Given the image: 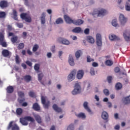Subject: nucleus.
Instances as JSON below:
<instances>
[{
	"label": "nucleus",
	"mask_w": 130,
	"mask_h": 130,
	"mask_svg": "<svg viewBox=\"0 0 130 130\" xmlns=\"http://www.w3.org/2000/svg\"><path fill=\"white\" fill-rule=\"evenodd\" d=\"M108 13V11L107 10L104 8H100L98 9H94L92 13V15L94 18H97L98 17L105 16Z\"/></svg>",
	"instance_id": "nucleus-1"
},
{
	"label": "nucleus",
	"mask_w": 130,
	"mask_h": 130,
	"mask_svg": "<svg viewBox=\"0 0 130 130\" xmlns=\"http://www.w3.org/2000/svg\"><path fill=\"white\" fill-rule=\"evenodd\" d=\"M96 40H102V37H101V35L100 34H97L96 35Z\"/></svg>",
	"instance_id": "nucleus-45"
},
{
	"label": "nucleus",
	"mask_w": 130,
	"mask_h": 130,
	"mask_svg": "<svg viewBox=\"0 0 130 130\" xmlns=\"http://www.w3.org/2000/svg\"><path fill=\"white\" fill-rule=\"evenodd\" d=\"M104 93L106 96H108V95H109V90L107 89H105L104 90Z\"/></svg>",
	"instance_id": "nucleus-50"
},
{
	"label": "nucleus",
	"mask_w": 130,
	"mask_h": 130,
	"mask_svg": "<svg viewBox=\"0 0 130 130\" xmlns=\"http://www.w3.org/2000/svg\"><path fill=\"white\" fill-rule=\"evenodd\" d=\"M71 38L73 39V40H77V39H78V38L76 36H72Z\"/></svg>",
	"instance_id": "nucleus-64"
},
{
	"label": "nucleus",
	"mask_w": 130,
	"mask_h": 130,
	"mask_svg": "<svg viewBox=\"0 0 130 130\" xmlns=\"http://www.w3.org/2000/svg\"><path fill=\"white\" fill-rule=\"evenodd\" d=\"M125 8L126 11L130 12V5L128 4V3H126Z\"/></svg>",
	"instance_id": "nucleus-43"
},
{
	"label": "nucleus",
	"mask_w": 130,
	"mask_h": 130,
	"mask_svg": "<svg viewBox=\"0 0 130 130\" xmlns=\"http://www.w3.org/2000/svg\"><path fill=\"white\" fill-rule=\"evenodd\" d=\"M33 115H34L36 121H37V122H38V123H41L42 121H41V117H40V116H39V115H38L37 114H35V113H34Z\"/></svg>",
	"instance_id": "nucleus-16"
},
{
	"label": "nucleus",
	"mask_w": 130,
	"mask_h": 130,
	"mask_svg": "<svg viewBox=\"0 0 130 130\" xmlns=\"http://www.w3.org/2000/svg\"><path fill=\"white\" fill-rule=\"evenodd\" d=\"M122 101L124 103V104H128V103H130V95L126 98H123L122 99Z\"/></svg>",
	"instance_id": "nucleus-19"
},
{
	"label": "nucleus",
	"mask_w": 130,
	"mask_h": 130,
	"mask_svg": "<svg viewBox=\"0 0 130 130\" xmlns=\"http://www.w3.org/2000/svg\"><path fill=\"white\" fill-rule=\"evenodd\" d=\"M82 51L79 50L77 51L75 53V56L77 58H79L81 56V54H82Z\"/></svg>",
	"instance_id": "nucleus-37"
},
{
	"label": "nucleus",
	"mask_w": 130,
	"mask_h": 130,
	"mask_svg": "<svg viewBox=\"0 0 130 130\" xmlns=\"http://www.w3.org/2000/svg\"><path fill=\"white\" fill-rule=\"evenodd\" d=\"M66 130H75V125H74L73 123L69 124L67 126Z\"/></svg>",
	"instance_id": "nucleus-29"
},
{
	"label": "nucleus",
	"mask_w": 130,
	"mask_h": 130,
	"mask_svg": "<svg viewBox=\"0 0 130 130\" xmlns=\"http://www.w3.org/2000/svg\"><path fill=\"white\" fill-rule=\"evenodd\" d=\"M55 23L57 25L62 24L63 23V20H62V18H59L56 20Z\"/></svg>",
	"instance_id": "nucleus-31"
},
{
	"label": "nucleus",
	"mask_w": 130,
	"mask_h": 130,
	"mask_svg": "<svg viewBox=\"0 0 130 130\" xmlns=\"http://www.w3.org/2000/svg\"><path fill=\"white\" fill-rule=\"evenodd\" d=\"M94 99H95L96 101H97L98 102H99V100H100L99 96L97 95H95L94 96Z\"/></svg>",
	"instance_id": "nucleus-62"
},
{
	"label": "nucleus",
	"mask_w": 130,
	"mask_h": 130,
	"mask_svg": "<svg viewBox=\"0 0 130 130\" xmlns=\"http://www.w3.org/2000/svg\"><path fill=\"white\" fill-rule=\"evenodd\" d=\"M34 122V118L30 116H25L24 118H21L20 119V122L22 125H28V121Z\"/></svg>",
	"instance_id": "nucleus-2"
},
{
	"label": "nucleus",
	"mask_w": 130,
	"mask_h": 130,
	"mask_svg": "<svg viewBox=\"0 0 130 130\" xmlns=\"http://www.w3.org/2000/svg\"><path fill=\"white\" fill-rule=\"evenodd\" d=\"M20 17L22 20H25V22H27V23H30L31 21V17L27 13H22L20 15Z\"/></svg>",
	"instance_id": "nucleus-7"
},
{
	"label": "nucleus",
	"mask_w": 130,
	"mask_h": 130,
	"mask_svg": "<svg viewBox=\"0 0 130 130\" xmlns=\"http://www.w3.org/2000/svg\"><path fill=\"white\" fill-rule=\"evenodd\" d=\"M84 71L80 70L77 72L76 75V78L78 80H82V78L84 77Z\"/></svg>",
	"instance_id": "nucleus-12"
},
{
	"label": "nucleus",
	"mask_w": 130,
	"mask_h": 130,
	"mask_svg": "<svg viewBox=\"0 0 130 130\" xmlns=\"http://www.w3.org/2000/svg\"><path fill=\"white\" fill-rule=\"evenodd\" d=\"M45 17H46V15L45 13L43 12L42 14V15L41 17V24H45Z\"/></svg>",
	"instance_id": "nucleus-20"
},
{
	"label": "nucleus",
	"mask_w": 130,
	"mask_h": 130,
	"mask_svg": "<svg viewBox=\"0 0 130 130\" xmlns=\"http://www.w3.org/2000/svg\"><path fill=\"white\" fill-rule=\"evenodd\" d=\"M122 88V84L120 83H118L116 84L115 88L116 90H120Z\"/></svg>",
	"instance_id": "nucleus-33"
},
{
	"label": "nucleus",
	"mask_w": 130,
	"mask_h": 130,
	"mask_svg": "<svg viewBox=\"0 0 130 130\" xmlns=\"http://www.w3.org/2000/svg\"><path fill=\"white\" fill-rule=\"evenodd\" d=\"M108 82L110 84L111 83V81H112V77L111 76H109L107 78Z\"/></svg>",
	"instance_id": "nucleus-56"
},
{
	"label": "nucleus",
	"mask_w": 130,
	"mask_h": 130,
	"mask_svg": "<svg viewBox=\"0 0 130 130\" xmlns=\"http://www.w3.org/2000/svg\"><path fill=\"white\" fill-rule=\"evenodd\" d=\"M26 63L27 66H29V67H32V63L30 61H26Z\"/></svg>",
	"instance_id": "nucleus-61"
},
{
	"label": "nucleus",
	"mask_w": 130,
	"mask_h": 130,
	"mask_svg": "<svg viewBox=\"0 0 130 130\" xmlns=\"http://www.w3.org/2000/svg\"><path fill=\"white\" fill-rule=\"evenodd\" d=\"M51 50L52 52H54V51H55V46L53 45L51 47Z\"/></svg>",
	"instance_id": "nucleus-58"
},
{
	"label": "nucleus",
	"mask_w": 130,
	"mask_h": 130,
	"mask_svg": "<svg viewBox=\"0 0 130 130\" xmlns=\"http://www.w3.org/2000/svg\"><path fill=\"white\" fill-rule=\"evenodd\" d=\"M29 95L30 96V97H35V93H34V92L30 91L29 93Z\"/></svg>",
	"instance_id": "nucleus-54"
},
{
	"label": "nucleus",
	"mask_w": 130,
	"mask_h": 130,
	"mask_svg": "<svg viewBox=\"0 0 130 130\" xmlns=\"http://www.w3.org/2000/svg\"><path fill=\"white\" fill-rule=\"evenodd\" d=\"M88 102H84L83 103V107L84 109H85L88 112H89V113H92V111H91V109H90V108H89V107L88 106Z\"/></svg>",
	"instance_id": "nucleus-15"
},
{
	"label": "nucleus",
	"mask_w": 130,
	"mask_h": 130,
	"mask_svg": "<svg viewBox=\"0 0 130 130\" xmlns=\"http://www.w3.org/2000/svg\"><path fill=\"white\" fill-rule=\"evenodd\" d=\"M39 47V46H38V45H35L32 48V51H34V52H35V51H37V49H38Z\"/></svg>",
	"instance_id": "nucleus-42"
},
{
	"label": "nucleus",
	"mask_w": 130,
	"mask_h": 130,
	"mask_svg": "<svg viewBox=\"0 0 130 130\" xmlns=\"http://www.w3.org/2000/svg\"><path fill=\"white\" fill-rule=\"evenodd\" d=\"M16 25L18 28H23V24L22 23H16Z\"/></svg>",
	"instance_id": "nucleus-52"
},
{
	"label": "nucleus",
	"mask_w": 130,
	"mask_h": 130,
	"mask_svg": "<svg viewBox=\"0 0 130 130\" xmlns=\"http://www.w3.org/2000/svg\"><path fill=\"white\" fill-rule=\"evenodd\" d=\"M61 43L64 45H70V41L67 39H61Z\"/></svg>",
	"instance_id": "nucleus-22"
},
{
	"label": "nucleus",
	"mask_w": 130,
	"mask_h": 130,
	"mask_svg": "<svg viewBox=\"0 0 130 130\" xmlns=\"http://www.w3.org/2000/svg\"><path fill=\"white\" fill-rule=\"evenodd\" d=\"M64 19L68 24H72V23H73L74 22V20H72L68 15H64Z\"/></svg>",
	"instance_id": "nucleus-14"
},
{
	"label": "nucleus",
	"mask_w": 130,
	"mask_h": 130,
	"mask_svg": "<svg viewBox=\"0 0 130 130\" xmlns=\"http://www.w3.org/2000/svg\"><path fill=\"white\" fill-rule=\"evenodd\" d=\"M69 63L72 67L75 66V61H74V58L72 55H69Z\"/></svg>",
	"instance_id": "nucleus-17"
},
{
	"label": "nucleus",
	"mask_w": 130,
	"mask_h": 130,
	"mask_svg": "<svg viewBox=\"0 0 130 130\" xmlns=\"http://www.w3.org/2000/svg\"><path fill=\"white\" fill-rule=\"evenodd\" d=\"M6 17V12H0V18H5Z\"/></svg>",
	"instance_id": "nucleus-49"
},
{
	"label": "nucleus",
	"mask_w": 130,
	"mask_h": 130,
	"mask_svg": "<svg viewBox=\"0 0 130 130\" xmlns=\"http://www.w3.org/2000/svg\"><path fill=\"white\" fill-rule=\"evenodd\" d=\"M19 56L18 55H16V57H15V60H16V63H20V60H19Z\"/></svg>",
	"instance_id": "nucleus-48"
},
{
	"label": "nucleus",
	"mask_w": 130,
	"mask_h": 130,
	"mask_svg": "<svg viewBox=\"0 0 130 130\" xmlns=\"http://www.w3.org/2000/svg\"><path fill=\"white\" fill-rule=\"evenodd\" d=\"M52 55V54H51V53L50 52H48L47 54V56L48 58H51Z\"/></svg>",
	"instance_id": "nucleus-60"
},
{
	"label": "nucleus",
	"mask_w": 130,
	"mask_h": 130,
	"mask_svg": "<svg viewBox=\"0 0 130 130\" xmlns=\"http://www.w3.org/2000/svg\"><path fill=\"white\" fill-rule=\"evenodd\" d=\"M123 37L125 41H130V29H125L123 32Z\"/></svg>",
	"instance_id": "nucleus-5"
},
{
	"label": "nucleus",
	"mask_w": 130,
	"mask_h": 130,
	"mask_svg": "<svg viewBox=\"0 0 130 130\" xmlns=\"http://www.w3.org/2000/svg\"><path fill=\"white\" fill-rule=\"evenodd\" d=\"M34 69L35 70V71H36L37 72H38V71H39V64H36L35 65L34 67Z\"/></svg>",
	"instance_id": "nucleus-51"
},
{
	"label": "nucleus",
	"mask_w": 130,
	"mask_h": 130,
	"mask_svg": "<svg viewBox=\"0 0 130 130\" xmlns=\"http://www.w3.org/2000/svg\"><path fill=\"white\" fill-rule=\"evenodd\" d=\"M105 64L106 66H108V67H111L112 64H113V62L111 60H107L105 61Z\"/></svg>",
	"instance_id": "nucleus-32"
},
{
	"label": "nucleus",
	"mask_w": 130,
	"mask_h": 130,
	"mask_svg": "<svg viewBox=\"0 0 130 130\" xmlns=\"http://www.w3.org/2000/svg\"><path fill=\"white\" fill-rule=\"evenodd\" d=\"M92 67H93L94 68H96V67H98V63L96 62H93L92 63Z\"/></svg>",
	"instance_id": "nucleus-57"
},
{
	"label": "nucleus",
	"mask_w": 130,
	"mask_h": 130,
	"mask_svg": "<svg viewBox=\"0 0 130 130\" xmlns=\"http://www.w3.org/2000/svg\"><path fill=\"white\" fill-rule=\"evenodd\" d=\"M89 32H90V29L89 28H86L84 30V34H85L86 35H88V34H89Z\"/></svg>",
	"instance_id": "nucleus-55"
},
{
	"label": "nucleus",
	"mask_w": 130,
	"mask_h": 130,
	"mask_svg": "<svg viewBox=\"0 0 130 130\" xmlns=\"http://www.w3.org/2000/svg\"><path fill=\"white\" fill-rule=\"evenodd\" d=\"M96 44L98 46H102V40H96Z\"/></svg>",
	"instance_id": "nucleus-46"
},
{
	"label": "nucleus",
	"mask_w": 130,
	"mask_h": 130,
	"mask_svg": "<svg viewBox=\"0 0 130 130\" xmlns=\"http://www.w3.org/2000/svg\"><path fill=\"white\" fill-rule=\"evenodd\" d=\"M0 7L3 9H4V8H7V7H8V3L7 1H3L0 2Z\"/></svg>",
	"instance_id": "nucleus-21"
},
{
	"label": "nucleus",
	"mask_w": 130,
	"mask_h": 130,
	"mask_svg": "<svg viewBox=\"0 0 130 130\" xmlns=\"http://www.w3.org/2000/svg\"><path fill=\"white\" fill-rule=\"evenodd\" d=\"M38 80L40 82H41L42 78H43V74L42 72H39L38 74Z\"/></svg>",
	"instance_id": "nucleus-34"
},
{
	"label": "nucleus",
	"mask_w": 130,
	"mask_h": 130,
	"mask_svg": "<svg viewBox=\"0 0 130 130\" xmlns=\"http://www.w3.org/2000/svg\"><path fill=\"white\" fill-rule=\"evenodd\" d=\"M77 117L80 118H86V115L83 113H80L77 115Z\"/></svg>",
	"instance_id": "nucleus-38"
},
{
	"label": "nucleus",
	"mask_w": 130,
	"mask_h": 130,
	"mask_svg": "<svg viewBox=\"0 0 130 130\" xmlns=\"http://www.w3.org/2000/svg\"><path fill=\"white\" fill-rule=\"evenodd\" d=\"M80 93H81V85L79 83H77L74 86V89L72 91V95H78Z\"/></svg>",
	"instance_id": "nucleus-4"
},
{
	"label": "nucleus",
	"mask_w": 130,
	"mask_h": 130,
	"mask_svg": "<svg viewBox=\"0 0 130 130\" xmlns=\"http://www.w3.org/2000/svg\"><path fill=\"white\" fill-rule=\"evenodd\" d=\"M119 22L121 26H124L126 23V18L124 17V15L121 14L119 16Z\"/></svg>",
	"instance_id": "nucleus-10"
},
{
	"label": "nucleus",
	"mask_w": 130,
	"mask_h": 130,
	"mask_svg": "<svg viewBox=\"0 0 130 130\" xmlns=\"http://www.w3.org/2000/svg\"><path fill=\"white\" fill-rule=\"evenodd\" d=\"M12 54V53L7 49H4L2 51V55L4 57H8V56H10Z\"/></svg>",
	"instance_id": "nucleus-13"
},
{
	"label": "nucleus",
	"mask_w": 130,
	"mask_h": 130,
	"mask_svg": "<svg viewBox=\"0 0 130 130\" xmlns=\"http://www.w3.org/2000/svg\"><path fill=\"white\" fill-rule=\"evenodd\" d=\"M11 40L12 42H13V43H15V42H16V41L18 40V37L17 36L13 37V38H11Z\"/></svg>",
	"instance_id": "nucleus-47"
},
{
	"label": "nucleus",
	"mask_w": 130,
	"mask_h": 130,
	"mask_svg": "<svg viewBox=\"0 0 130 130\" xmlns=\"http://www.w3.org/2000/svg\"><path fill=\"white\" fill-rule=\"evenodd\" d=\"M41 101L44 105V108L48 109L50 105V102L47 100V97L44 95H41Z\"/></svg>",
	"instance_id": "nucleus-3"
},
{
	"label": "nucleus",
	"mask_w": 130,
	"mask_h": 130,
	"mask_svg": "<svg viewBox=\"0 0 130 130\" xmlns=\"http://www.w3.org/2000/svg\"><path fill=\"white\" fill-rule=\"evenodd\" d=\"M87 41L89 42V43H91V44H93L95 42V40H94V38L91 36H88L87 37Z\"/></svg>",
	"instance_id": "nucleus-24"
},
{
	"label": "nucleus",
	"mask_w": 130,
	"mask_h": 130,
	"mask_svg": "<svg viewBox=\"0 0 130 130\" xmlns=\"http://www.w3.org/2000/svg\"><path fill=\"white\" fill-rule=\"evenodd\" d=\"M7 91L8 93H13L14 92V87L12 86H9L7 88Z\"/></svg>",
	"instance_id": "nucleus-30"
},
{
	"label": "nucleus",
	"mask_w": 130,
	"mask_h": 130,
	"mask_svg": "<svg viewBox=\"0 0 130 130\" xmlns=\"http://www.w3.org/2000/svg\"><path fill=\"white\" fill-rule=\"evenodd\" d=\"M32 108L36 111L40 110V106H39V105H38L37 103H35L33 105Z\"/></svg>",
	"instance_id": "nucleus-25"
},
{
	"label": "nucleus",
	"mask_w": 130,
	"mask_h": 130,
	"mask_svg": "<svg viewBox=\"0 0 130 130\" xmlns=\"http://www.w3.org/2000/svg\"><path fill=\"white\" fill-rule=\"evenodd\" d=\"M23 113V109L22 108H18L16 110V114L17 115H21Z\"/></svg>",
	"instance_id": "nucleus-36"
},
{
	"label": "nucleus",
	"mask_w": 130,
	"mask_h": 130,
	"mask_svg": "<svg viewBox=\"0 0 130 130\" xmlns=\"http://www.w3.org/2000/svg\"><path fill=\"white\" fill-rule=\"evenodd\" d=\"M53 109H54V110H55V111H56V112H61V109L58 108V107H57V105L55 104L53 105Z\"/></svg>",
	"instance_id": "nucleus-26"
},
{
	"label": "nucleus",
	"mask_w": 130,
	"mask_h": 130,
	"mask_svg": "<svg viewBox=\"0 0 130 130\" xmlns=\"http://www.w3.org/2000/svg\"><path fill=\"white\" fill-rule=\"evenodd\" d=\"M18 94L19 96V98L18 99L19 103H23V102L25 101V98H24L25 96V94L22 91H19L18 92Z\"/></svg>",
	"instance_id": "nucleus-9"
},
{
	"label": "nucleus",
	"mask_w": 130,
	"mask_h": 130,
	"mask_svg": "<svg viewBox=\"0 0 130 130\" xmlns=\"http://www.w3.org/2000/svg\"><path fill=\"white\" fill-rule=\"evenodd\" d=\"M115 72V73H118L120 71L119 69V68L118 67H116L115 69H114Z\"/></svg>",
	"instance_id": "nucleus-63"
},
{
	"label": "nucleus",
	"mask_w": 130,
	"mask_h": 130,
	"mask_svg": "<svg viewBox=\"0 0 130 130\" xmlns=\"http://www.w3.org/2000/svg\"><path fill=\"white\" fill-rule=\"evenodd\" d=\"M87 62H91L94 61V59L91 58L90 56H87Z\"/></svg>",
	"instance_id": "nucleus-41"
},
{
	"label": "nucleus",
	"mask_w": 130,
	"mask_h": 130,
	"mask_svg": "<svg viewBox=\"0 0 130 130\" xmlns=\"http://www.w3.org/2000/svg\"><path fill=\"white\" fill-rule=\"evenodd\" d=\"M12 130H19V126L17 124H14L12 126Z\"/></svg>",
	"instance_id": "nucleus-40"
},
{
	"label": "nucleus",
	"mask_w": 130,
	"mask_h": 130,
	"mask_svg": "<svg viewBox=\"0 0 130 130\" xmlns=\"http://www.w3.org/2000/svg\"><path fill=\"white\" fill-rule=\"evenodd\" d=\"M4 35V32H0V44L3 46V47H7V46H8V45L7 44V42H6V41H5V36Z\"/></svg>",
	"instance_id": "nucleus-6"
},
{
	"label": "nucleus",
	"mask_w": 130,
	"mask_h": 130,
	"mask_svg": "<svg viewBox=\"0 0 130 130\" xmlns=\"http://www.w3.org/2000/svg\"><path fill=\"white\" fill-rule=\"evenodd\" d=\"M112 25L114 27H117L118 26V24L117 23V19H114L112 21Z\"/></svg>",
	"instance_id": "nucleus-35"
},
{
	"label": "nucleus",
	"mask_w": 130,
	"mask_h": 130,
	"mask_svg": "<svg viewBox=\"0 0 130 130\" xmlns=\"http://www.w3.org/2000/svg\"><path fill=\"white\" fill-rule=\"evenodd\" d=\"M76 78V71L74 70L70 73V74L68 76L67 79L68 82H72L74 81V79Z\"/></svg>",
	"instance_id": "nucleus-8"
},
{
	"label": "nucleus",
	"mask_w": 130,
	"mask_h": 130,
	"mask_svg": "<svg viewBox=\"0 0 130 130\" xmlns=\"http://www.w3.org/2000/svg\"><path fill=\"white\" fill-rule=\"evenodd\" d=\"M90 74L91 76H95V70L93 68H90Z\"/></svg>",
	"instance_id": "nucleus-44"
},
{
	"label": "nucleus",
	"mask_w": 130,
	"mask_h": 130,
	"mask_svg": "<svg viewBox=\"0 0 130 130\" xmlns=\"http://www.w3.org/2000/svg\"><path fill=\"white\" fill-rule=\"evenodd\" d=\"M58 56H59V58H60V57L62 55V54L63 53V52H62V51H59L58 52Z\"/></svg>",
	"instance_id": "nucleus-59"
},
{
	"label": "nucleus",
	"mask_w": 130,
	"mask_h": 130,
	"mask_svg": "<svg viewBox=\"0 0 130 130\" xmlns=\"http://www.w3.org/2000/svg\"><path fill=\"white\" fill-rule=\"evenodd\" d=\"M13 18L14 19V20H18V17H17V11H16V10H13Z\"/></svg>",
	"instance_id": "nucleus-39"
},
{
	"label": "nucleus",
	"mask_w": 130,
	"mask_h": 130,
	"mask_svg": "<svg viewBox=\"0 0 130 130\" xmlns=\"http://www.w3.org/2000/svg\"><path fill=\"white\" fill-rule=\"evenodd\" d=\"M109 38L111 41H115L120 40V38L119 37L117 36L114 34H110L109 36Z\"/></svg>",
	"instance_id": "nucleus-11"
},
{
	"label": "nucleus",
	"mask_w": 130,
	"mask_h": 130,
	"mask_svg": "<svg viewBox=\"0 0 130 130\" xmlns=\"http://www.w3.org/2000/svg\"><path fill=\"white\" fill-rule=\"evenodd\" d=\"M32 79V77L30 75H26L24 77V80L25 82H30Z\"/></svg>",
	"instance_id": "nucleus-28"
},
{
	"label": "nucleus",
	"mask_w": 130,
	"mask_h": 130,
	"mask_svg": "<svg viewBox=\"0 0 130 130\" xmlns=\"http://www.w3.org/2000/svg\"><path fill=\"white\" fill-rule=\"evenodd\" d=\"M18 47L20 49H22V48H24V44L23 43L19 44Z\"/></svg>",
	"instance_id": "nucleus-53"
},
{
	"label": "nucleus",
	"mask_w": 130,
	"mask_h": 130,
	"mask_svg": "<svg viewBox=\"0 0 130 130\" xmlns=\"http://www.w3.org/2000/svg\"><path fill=\"white\" fill-rule=\"evenodd\" d=\"M102 118L103 119L106 120L108 118V113L106 111H103L102 113Z\"/></svg>",
	"instance_id": "nucleus-23"
},
{
	"label": "nucleus",
	"mask_w": 130,
	"mask_h": 130,
	"mask_svg": "<svg viewBox=\"0 0 130 130\" xmlns=\"http://www.w3.org/2000/svg\"><path fill=\"white\" fill-rule=\"evenodd\" d=\"M84 23V21H83L82 19H78L73 20V23L74 24V25H82Z\"/></svg>",
	"instance_id": "nucleus-18"
},
{
	"label": "nucleus",
	"mask_w": 130,
	"mask_h": 130,
	"mask_svg": "<svg viewBox=\"0 0 130 130\" xmlns=\"http://www.w3.org/2000/svg\"><path fill=\"white\" fill-rule=\"evenodd\" d=\"M73 32L74 33H81L82 32V28L80 27H75L73 29Z\"/></svg>",
	"instance_id": "nucleus-27"
}]
</instances>
